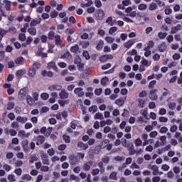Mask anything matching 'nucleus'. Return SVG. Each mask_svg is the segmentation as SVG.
I'll return each mask as SVG.
<instances>
[{
    "instance_id": "nucleus-1",
    "label": "nucleus",
    "mask_w": 182,
    "mask_h": 182,
    "mask_svg": "<svg viewBox=\"0 0 182 182\" xmlns=\"http://www.w3.org/2000/svg\"><path fill=\"white\" fill-rule=\"evenodd\" d=\"M28 94V87H25V88H22L19 90L18 92V100H25L26 97H27Z\"/></svg>"
},
{
    "instance_id": "nucleus-2",
    "label": "nucleus",
    "mask_w": 182,
    "mask_h": 182,
    "mask_svg": "<svg viewBox=\"0 0 182 182\" xmlns=\"http://www.w3.org/2000/svg\"><path fill=\"white\" fill-rule=\"evenodd\" d=\"M80 162V160L77 159V156H75L74 155H71L69 156V164H70L72 166H75L78 164Z\"/></svg>"
},
{
    "instance_id": "nucleus-3",
    "label": "nucleus",
    "mask_w": 182,
    "mask_h": 182,
    "mask_svg": "<svg viewBox=\"0 0 182 182\" xmlns=\"http://www.w3.org/2000/svg\"><path fill=\"white\" fill-rule=\"evenodd\" d=\"M4 88L7 90V95H14V93L15 92V90L14 88H11V84L6 83L5 85H4Z\"/></svg>"
},
{
    "instance_id": "nucleus-4",
    "label": "nucleus",
    "mask_w": 182,
    "mask_h": 182,
    "mask_svg": "<svg viewBox=\"0 0 182 182\" xmlns=\"http://www.w3.org/2000/svg\"><path fill=\"white\" fill-rule=\"evenodd\" d=\"M31 136L30 133H26L24 130H19L18 133V136L20 139H28Z\"/></svg>"
},
{
    "instance_id": "nucleus-5",
    "label": "nucleus",
    "mask_w": 182,
    "mask_h": 182,
    "mask_svg": "<svg viewBox=\"0 0 182 182\" xmlns=\"http://www.w3.org/2000/svg\"><path fill=\"white\" fill-rule=\"evenodd\" d=\"M55 45L60 46L61 48H64L65 45L62 43V40L60 35H57L55 36Z\"/></svg>"
},
{
    "instance_id": "nucleus-6",
    "label": "nucleus",
    "mask_w": 182,
    "mask_h": 182,
    "mask_svg": "<svg viewBox=\"0 0 182 182\" xmlns=\"http://www.w3.org/2000/svg\"><path fill=\"white\" fill-rule=\"evenodd\" d=\"M42 163L44 165H50V160L48 159V156L47 154H42L41 155Z\"/></svg>"
},
{
    "instance_id": "nucleus-7",
    "label": "nucleus",
    "mask_w": 182,
    "mask_h": 182,
    "mask_svg": "<svg viewBox=\"0 0 182 182\" xmlns=\"http://www.w3.org/2000/svg\"><path fill=\"white\" fill-rule=\"evenodd\" d=\"M75 95H77L78 97H82L84 96L85 92H83V88L77 87L74 90Z\"/></svg>"
},
{
    "instance_id": "nucleus-8",
    "label": "nucleus",
    "mask_w": 182,
    "mask_h": 182,
    "mask_svg": "<svg viewBox=\"0 0 182 182\" xmlns=\"http://www.w3.org/2000/svg\"><path fill=\"white\" fill-rule=\"evenodd\" d=\"M5 133L9 135L10 134V136H15L17 135V131L15 130L14 129H5Z\"/></svg>"
},
{
    "instance_id": "nucleus-9",
    "label": "nucleus",
    "mask_w": 182,
    "mask_h": 182,
    "mask_svg": "<svg viewBox=\"0 0 182 182\" xmlns=\"http://www.w3.org/2000/svg\"><path fill=\"white\" fill-rule=\"evenodd\" d=\"M48 90L51 92L60 91L62 90V86L58 85H50Z\"/></svg>"
},
{
    "instance_id": "nucleus-10",
    "label": "nucleus",
    "mask_w": 182,
    "mask_h": 182,
    "mask_svg": "<svg viewBox=\"0 0 182 182\" xmlns=\"http://www.w3.org/2000/svg\"><path fill=\"white\" fill-rule=\"evenodd\" d=\"M48 70H54L55 72L58 71V67L56 65V63L55 62H49L48 64Z\"/></svg>"
},
{
    "instance_id": "nucleus-11",
    "label": "nucleus",
    "mask_w": 182,
    "mask_h": 182,
    "mask_svg": "<svg viewBox=\"0 0 182 182\" xmlns=\"http://www.w3.org/2000/svg\"><path fill=\"white\" fill-rule=\"evenodd\" d=\"M92 165H93V161H89L88 162L85 163L84 165H82V168H84L85 171H88L90 170V166Z\"/></svg>"
},
{
    "instance_id": "nucleus-12",
    "label": "nucleus",
    "mask_w": 182,
    "mask_h": 182,
    "mask_svg": "<svg viewBox=\"0 0 182 182\" xmlns=\"http://www.w3.org/2000/svg\"><path fill=\"white\" fill-rule=\"evenodd\" d=\"M135 43L133 39L128 40V41L125 42L124 44V47L127 49H129Z\"/></svg>"
},
{
    "instance_id": "nucleus-13",
    "label": "nucleus",
    "mask_w": 182,
    "mask_h": 182,
    "mask_svg": "<svg viewBox=\"0 0 182 182\" xmlns=\"http://www.w3.org/2000/svg\"><path fill=\"white\" fill-rule=\"evenodd\" d=\"M61 100H66L68 97V93L65 90H62L59 93Z\"/></svg>"
},
{
    "instance_id": "nucleus-14",
    "label": "nucleus",
    "mask_w": 182,
    "mask_h": 182,
    "mask_svg": "<svg viewBox=\"0 0 182 182\" xmlns=\"http://www.w3.org/2000/svg\"><path fill=\"white\" fill-rule=\"evenodd\" d=\"M41 75L43 77H53V73L51 71H47L46 70H44L42 71Z\"/></svg>"
},
{
    "instance_id": "nucleus-15",
    "label": "nucleus",
    "mask_w": 182,
    "mask_h": 182,
    "mask_svg": "<svg viewBox=\"0 0 182 182\" xmlns=\"http://www.w3.org/2000/svg\"><path fill=\"white\" fill-rule=\"evenodd\" d=\"M16 64H18L19 65H22L25 63V59L23 57H18L15 60Z\"/></svg>"
},
{
    "instance_id": "nucleus-16",
    "label": "nucleus",
    "mask_w": 182,
    "mask_h": 182,
    "mask_svg": "<svg viewBox=\"0 0 182 182\" xmlns=\"http://www.w3.org/2000/svg\"><path fill=\"white\" fill-rule=\"evenodd\" d=\"M35 101L34 98H32V97L31 95H28V97H26V102H28V105L30 106H32L34 105Z\"/></svg>"
},
{
    "instance_id": "nucleus-17",
    "label": "nucleus",
    "mask_w": 182,
    "mask_h": 182,
    "mask_svg": "<svg viewBox=\"0 0 182 182\" xmlns=\"http://www.w3.org/2000/svg\"><path fill=\"white\" fill-rule=\"evenodd\" d=\"M41 18H36L30 23V26L33 27V26H38L41 23Z\"/></svg>"
},
{
    "instance_id": "nucleus-18",
    "label": "nucleus",
    "mask_w": 182,
    "mask_h": 182,
    "mask_svg": "<svg viewBox=\"0 0 182 182\" xmlns=\"http://www.w3.org/2000/svg\"><path fill=\"white\" fill-rule=\"evenodd\" d=\"M127 151H129V155H131V156H132L136 153L135 149L134 148L133 144H131V146H127Z\"/></svg>"
},
{
    "instance_id": "nucleus-19",
    "label": "nucleus",
    "mask_w": 182,
    "mask_h": 182,
    "mask_svg": "<svg viewBox=\"0 0 182 182\" xmlns=\"http://www.w3.org/2000/svg\"><path fill=\"white\" fill-rule=\"evenodd\" d=\"M27 121H28L27 117H23L21 116H18V117H16V122L19 123L25 124L26 122H27Z\"/></svg>"
},
{
    "instance_id": "nucleus-20",
    "label": "nucleus",
    "mask_w": 182,
    "mask_h": 182,
    "mask_svg": "<svg viewBox=\"0 0 182 182\" xmlns=\"http://www.w3.org/2000/svg\"><path fill=\"white\" fill-rule=\"evenodd\" d=\"M76 127H80L81 128V126L80 124V122L77 121V120L72 121V122H71V128L73 129H75Z\"/></svg>"
},
{
    "instance_id": "nucleus-21",
    "label": "nucleus",
    "mask_w": 182,
    "mask_h": 182,
    "mask_svg": "<svg viewBox=\"0 0 182 182\" xmlns=\"http://www.w3.org/2000/svg\"><path fill=\"white\" fill-rule=\"evenodd\" d=\"M77 146L82 149V150H86L87 149L89 148V145L87 144H84L82 141L78 142Z\"/></svg>"
},
{
    "instance_id": "nucleus-22",
    "label": "nucleus",
    "mask_w": 182,
    "mask_h": 182,
    "mask_svg": "<svg viewBox=\"0 0 182 182\" xmlns=\"http://www.w3.org/2000/svg\"><path fill=\"white\" fill-rule=\"evenodd\" d=\"M80 59L78 58L77 60L75 61V64H77L79 71H82L84 68V64L80 62Z\"/></svg>"
},
{
    "instance_id": "nucleus-23",
    "label": "nucleus",
    "mask_w": 182,
    "mask_h": 182,
    "mask_svg": "<svg viewBox=\"0 0 182 182\" xmlns=\"http://www.w3.org/2000/svg\"><path fill=\"white\" fill-rule=\"evenodd\" d=\"M109 179L117 181V172L113 171L111 172L109 175Z\"/></svg>"
},
{
    "instance_id": "nucleus-24",
    "label": "nucleus",
    "mask_w": 182,
    "mask_h": 182,
    "mask_svg": "<svg viewBox=\"0 0 182 182\" xmlns=\"http://www.w3.org/2000/svg\"><path fill=\"white\" fill-rule=\"evenodd\" d=\"M104 16H105L104 11L102 9L98 10V16H97L98 20L102 21L104 19Z\"/></svg>"
},
{
    "instance_id": "nucleus-25",
    "label": "nucleus",
    "mask_w": 182,
    "mask_h": 182,
    "mask_svg": "<svg viewBox=\"0 0 182 182\" xmlns=\"http://www.w3.org/2000/svg\"><path fill=\"white\" fill-rule=\"evenodd\" d=\"M109 139H105L103 141L101 142L100 148L101 149L106 148L107 146H108L109 145Z\"/></svg>"
},
{
    "instance_id": "nucleus-26",
    "label": "nucleus",
    "mask_w": 182,
    "mask_h": 182,
    "mask_svg": "<svg viewBox=\"0 0 182 182\" xmlns=\"http://www.w3.org/2000/svg\"><path fill=\"white\" fill-rule=\"evenodd\" d=\"M124 102H125V100H124L123 98H119L117 100H115V102H114L115 105H117L119 107L123 106Z\"/></svg>"
},
{
    "instance_id": "nucleus-27",
    "label": "nucleus",
    "mask_w": 182,
    "mask_h": 182,
    "mask_svg": "<svg viewBox=\"0 0 182 182\" xmlns=\"http://www.w3.org/2000/svg\"><path fill=\"white\" fill-rule=\"evenodd\" d=\"M36 70L34 68H30V70L28 71L29 77H31V78H33L36 76Z\"/></svg>"
},
{
    "instance_id": "nucleus-28",
    "label": "nucleus",
    "mask_w": 182,
    "mask_h": 182,
    "mask_svg": "<svg viewBox=\"0 0 182 182\" xmlns=\"http://www.w3.org/2000/svg\"><path fill=\"white\" fill-rule=\"evenodd\" d=\"M69 180H70L71 181H74L75 182H80V178L77 176L76 175H74V174H71L70 178H69Z\"/></svg>"
},
{
    "instance_id": "nucleus-29",
    "label": "nucleus",
    "mask_w": 182,
    "mask_h": 182,
    "mask_svg": "<svg viewBox=\"0 0 182 182\" xmlns=\"http://www.w3.org/2000/svg\"><path fill=\"white\" fill-rule=\"evenodd\" d=\"M156 90H152L150 92L149 97L152 100H156L157 99V95H156Z\"/></svg>"
},
{
    "instance_id": "nucleus-30",
    "label": "nucleus",
    "mask_w": 182,
    "mask_h": 182,
    "mask_svg": "<svg viewBox=\"0 0 182 182\" xmlns=\"http://www.w3.org/2000/svg\"><path fill=\"white\" fill-rule=\"evenodd\" d=\"M93 4L92 0H89L87 4L82 3L81 4V7L82 8H89Z\"/></svg>"
},
{
    "instance_id": "nucleus-31",
    "label": "nucleus",
    "mask_w": 182,
    "mask_h": 182,
    "mask_svg": "<svg viewBox=\"0 0 182 182\" xmlns=\"http://www.w3.org/2000/svg\"><path fill=\"white\" fill-rule=\"evenodd\" d=\"M28 32L31 36H36L37 34V30L35 28H28Z\"/></svg>"
},
{
    "instance_id": "nucleus-32",
    "label": "nucleus",
    "mask_w": 182,
    "mask_h": 182,
    "mask_svg": "<svg viewBox=\"0 0 182 182\" xmlns=\"http://www.w3.org/2000/svg\"><path fill=\"white\" fill-rule=\"evenodd\" d=\"M88 111L89 112H92V114L96 113L97 111V105H92V107H89Z\"/></svg>"
},
{
    "instance_id": "nucleus-33",
    "label": "nucleus",
    "mask_w": 182,
    "mask_h": 182,
    "mask_svg": "<svg viewBox=\"0 0 182 182\" xmlns=\"http://www.w3.org/2000/svg\"><path fill=\"white\" fill-rule=\"evenodd\" d=\"M25 73H26L25 70H18L16 73V77H22L25 75Z\"/></svg>"
},
{
    "instance_id": "nucleus-34",
    "label": "nucleus",
    "mask_w": 182,
    "mask_h": 182,
    "mask_svg": "<svg viewBox=\"0 0 182 182\" xmlns=\"http://www.w3.org/2000/svg\"><path fill=\"white\" fill-rule=\"evenodd\" d=\"M31 178H32V177L29 174H24L22 176V178H21L22 180L28 181H31Z\"/></svg>"
},
{
    "instance_id": "nucleus-35",
    "label": "nucleus",
    "mask_w": 182,
    "mask_h": 182,
    "mask_svg": "<svg viewBox=\"0 0 182 182\" xmlns=\"http://www.w3.org/2000/svg\"><path fill=\"white\" fill-rule=\"evenodd\" d=\"M70 51L73 53H77V52L79 51V46L75 45V46L71 47Z\"/></svg>"
},
{
    "instance_id": "nucleus-36",
    "label": "nucleus",
    "mask_w": 182,
    "mask_h": 182,
    "mask_svg": "<svg viewBox=\"0 0 182 182\" xmlns=\"http://www.w3.org/2000/svg\"><path fill=\"white\" fill-rule=\"evenodd\" d=\"M143 144V141L141 139L138 138L137 139H135L134 140V144H135V146H141Z\"/></svg>"
},
{
    "instance_id": "nucleus-37",
    "label": "nucleus",
    "mask_w": 182,
    "mask_h": 182,
    "mask_svg": "<svg viewBox=\"0 0 182 182\" xmlns=\"http://www.w3.org/2000/svg\"><path fill=\"white\" fill-rule=\"evenodd\" d=\"M11 128L12 129H15L16 130H18L19 129V124L18 122H13L12 124H11Z\"/></svg>"
},
{
    "instance_id": "nucleus-38",
    "label": "nucleus",
    "mask_w": 182,
    "mask_h": 182,
    "mask_svg": "<svg viewBox=\"0 0 182 182\" xmlns=\"http://www.w3.org/2000/svg\"><path fill=\"white\" fill-rule=\"evenodd\" d=\"M105 40L107 43H113L114 38L112 36H107L105 37Z\"/></svg>"
},
{
    "instance_id": "nucleus-39",
    "label": "nucleus",
    "mask_w": 182,
    "mask_h": 182,
    "mask_svg": "<svg viewBox=\"0 0 182 182\" xmlns=\"http://www.w3.org/2000/svg\"><path fill=\"white\" fill-rule=\"evenodd\" d=\"M41 97L43 100H48V99L50 97V95H48L47 92H43Z\"/></svg>"
},
{
    "instance_id": "nucleus-40",
    "label": "nucleus",
    "mask_w": 182,
    "mask_h": 182,
    "mask_svg": "<svg viewBox=\"0 0 182 182\" xmlns=\"http://www.w3.org/2000/svg\"><path fill=\"white\" fill-rule=\"evenodd\" d=\"M138 107L143 108L145 107V100H144L143 99H139V100H138Z\"/></svg>"
},
{
    "instance_id": "nucleus-41",
    "label": "nucleus",
    "mask_w": 182,
    "mask_h": 182,
    "mask_svg": "<svg viewBox=\"0 0 182 182\" xmlns=\"http://www.w3.org/2000/svg\"><path fill=\"white\" fill-rule=\"evenodd\" d=\"M103 46H104V41H100V42H98V44L97 46V50H102Z\"/></svg>"
},
{
    "instance_id": "nucleus-42",
    "label": "nucleus",
    "mask_w": 182,
    "mask_h": 182,
    "mask_svg": "<svg viewBox=\"0 0 182 182\" xmlns=\"http://www.w3.org/2000/svg\"><path fill=\"white\" fill-rule=\"evenodd\" d=\"M122 145H123L125 148L129 147L132 146V144H127V140L126 139H122Z\"/></svg>"
},
{
    "instance_id": "nucleus-43",
    "label": "nucleus",
    "mask_w": 182,
    "mask_h": 182,
    "mask_svg": "<svg viewBox=\"0 0 182 182\" xmlns=\"http://www.w3.org/2000/svg\"><path fill=\"white\" fill-rule=\"evenodd\" d=\"M104 119V116L103 114L101 113H97L95 115V119H100V120H102Z\"/></svg>"
},
{
    "instance_id": "nucleus-44",
    "label": "nucleus",
    "mask_w": 182,
    "mask_h": 182,
    "mask_svg": "<svg viewBox=\"0 0 182 182\" xmlns=\"http://www.w3.org/2000/svg\"><path fill=\"white\" fill-rule=\"evenodd\" d=\"M154 46V43L153 41H149V43H148L147 46L146 48H144V50H149L150 49H151Z\"/></svg>"
},
{
    "instance_id": "nucleus-45",
    "label": "nucleus",
    "mask_w": 182,
    "mask_h": 182,
    "mask_svg": "<svg viewBox=\"0 0 182 182\" xmlns=\"http://www.w3.org/2000/svg\"><path fill=\"white\" fill-rule=\"evenodd\" d=\"M63 58H68V59H70L71 58V54L70 53L69 51H67L66 53H65L64 55H63L61 56V59H63Z\"/></svg>"
},
{
    "instance_id": "nucleus-46",
    "label": "nucleus",
    "mask_w": 182,
    "mask_h": 182,
    "mask_svg": "<svg viewBox=\"0 0 182 182\" xmlns=\"http://www.w3.org/2000/svg\"><path fill=\"white\" fill-rule=\"evenodd\" d=\"M36 140L38 141V142H39L40 144H43L45 141V137L43 136H38L36 138Z\"/></svg>"
},
{
    "instance_id": "nucleus-47",
    "label": "nucleus",
    "mask_w": 182,
    "mask_h": 182,
    "mask_svg": "<svg viewBox=\"0 0 182 182\" xmlns=\"http://www.w3.org/2000/svg\"><path fill=\"white\" fill-rule=\"evenodd\" d=\"M168 107L170 108L171 110H174L176 107V102L168 103Z\"/></svg>"
},
{
    "instance_id": "nucleus-48",
    "label": "nucleus",
    "mask_w": 182,
    "mask_h": 182,
    "mask_svg": "<svg viewBox=\"0 0 182 182\" xmlns=\"http://www.w3.org/2000/svg\"><path fill=\"white\" fill-rule=\"evenodd\" d=\"M38 160V157L36 155H33L31 157H30L29 163L33 164L34 161H37Z\"/></svg>"
},
{
    "instance_id": "nucleus-49",
    "label": "nucleus",
    "mask_w": 182,
    "mask_h": 182,
    "mask_svg": "<svg viewBox=\"0 0 182 182\" xmlns=\"http://www.w3.org/2000/svg\"><path fill=\"white\" fill-rule=\"evenodd\" d=\"M109 82V77H103L101 80V85L103 86H105L107 85V82Z\"/></svg>"
},
{
    "instance_id": "nucleus-50",
    "label": "nucleus",
    "mask_w": 182,
    "mask_h": 182,
    "mask_svg": "<svg viewBox=\"0 0 182 182\" xmlns=\"http://www.w3.org/2000/svg\"><path fill=\"white\" fill-rule=\"evenodd\" d=\"M152 170H153V174L154 175H157V174H159V167L158 166H156V165H154L153 166H152Z\"/></svg>"
},
{
    "instance_id": "nucleus-51",
    "label": "nucleus",
    "mask_w": 182,
    "mask_h": 182,
    "mask_svg": "<svg viewBox=\"0 0 182 182\" xmlns=\"http://www.w3.org/2000/svg\"><path fill=\"white\" fill-rule=\"evenodd\" d=\"M48 171H50V167H48V166H43L40 168V171L41 172H48Z\"/></svg>"
},
{
    "instance_id": "nucleus-52",
    "label": "nucleus",
    "mask_w": 182,
    "mask_h": 182,
    "mask_svg": "<svg viewBox=\"0 0 182 182\" xmlns=\"http://www.w3.org/2000/svg\"><path fill=\"white\" fill-rule=\"evenodd\" d=\"M7 180H9V182H16L15 176L12 174L9 175Z\"/></svg>"
},
{
    "instance_id": "nucleus-53",
    "label": "nucleus",
    "mask_w": 182,
    "mask_h": 182,
    "mask_svg": "<svg viewBox=\"0 0 182 182\" xmlns=\"http://www.w3.org/2000/svg\"><path fill=\"white\" fill-rule=\"evenodd\" d=\"M95 6H97V8H99V9L102 7V3H101L100 0H95Z\"/></svg>"
},
{
    "instance_id": "nucleus-54",
    "label": "nucleus",
    "mask_w": 182,
    "mask_h": 182,
    "mask_svg": "<svg viewBox=\"0 0 182 182\" xmlns=\"http://www.w3.org/2000/svg\"><path fill=\"white\" fill-rule=\"evenodd\" d=\"M146 9L147 6L146 4H141L139 6H138V9H139L140 11L146 10Z\"/></svg>"
},
{
    "instance_id": "nucleus-55",
    "label": "nucleus",
    "mask_w": 182,
    "mask_h": 182,
    "mask_svg": "<svg viewBox=\"0 0 182 182\" xmlns=\"http://www.w3.org/2000/svg\"><path fill=\"white\" fill-rule=\"evenodd\" d=\"M105 23H107L109 26H113L112 17L111 16L108 17L107 20L105 21Z\"/></svg>"
},
{
    "instance_id": "nucleus-56",
    "label": "nucleus",
    "mask_w": 182,
    "mask_h": 182,
    "mask_svg": "<svg viewBox=\"0 0 182 182\" xmlns=\"http://www.w3.org/2000/svg\"><path fill=\"white\" fill-rule=\"evenodd\" d=\"M156 85V81L154 80L149 82V86H148V87H149V89H153Z\"/></svg>"
},
{
    "instance_id": "nucleus-57",
    "label": "nucleus",
    "mask_w": 182,
    "mask_h": 182,
    "mask_svg": "<svg viewBox=\"0 0 182 182\" xmlns=\"http://www.w3.org/2000/svg\"><path fill=\"white\" fill-rule=\"evenodd\" d=\"M114 159L115 161H123L125 160V157L117 156H115Z\"/></svg>"
},
{
    "instance_id": "nucleus-58",
    "label": "nucleus",
    "mask_w": 182,
    "mask_h": 182,
    "mask_svg": "<svg viewBox=\"0 0 182 182\" xmlns=\"http://www.w3.org/2000/svg\"><path fill=\"white\" fill-rule=\"evenodd\" d=\"M58 15V12L57 11H53L51 12V14H50V17L54 18H57Z\"/></svg>"
},
{
    "instance_id": "nucleus-59",
    "label": "nucleus",
    "mask_w": 182,
    "mask_h": 182,
    "mask_svg": "<svg viewBox=\"0 0 182 182\" xmlns=\"http://www.w3.org/2000/svg\"><path fill=\"white\" fill-rule=\"evenodd\" d=\"M157 9V5L155 3H152L150 4L149 10L150 11H154Z\"/></svg>"
},
{
    "instance_id": "nucleus-60",
    "label": "nucleus",
    "mask_w": 182,
    "mask_h": 182,
    "mask_svg": "<svg viewBox=\"0 0 182 182\" xmlns=\"http://www.w3.org/2000/svg\"><path fill=\"white\" fill-rule=\"evenodd\" d=\"M107 60L109 59L107 58V56L106 55H102L100 58V61L102 63L106 62Z\"/></svg>"
},
{
    "instance_id": "nucleus-61",
    "label": "nucleus",
    "mask_w": 182,
    "mask_h": 182,
    "mask_svg": "<svg viewBox=\"0 0 182 182\" xmlns=\"http://www.w3.org/2000/svg\"><path fill=\"white\" fill-rule=\"evenodd\" d=\"M117 31V28L116 26H113L109 29V34L113 35Z\"/></svg>"
},
{
    "instance_id": "nucleus-62",
    "label": "nucleus",
    "mask_w": 182,
    "mask_h": 182,
    "mask_svg": "<svg viewBox=\"0 0 182 182\" xmlns=\"http://www.w3.org/2000/svg\"><path fill=\"white\" fill-rule=\"evenodd\" d=\"M75 33L74 28H67L65 29V33L67 34H73Z\"/></svg>"
},
{
    "instance_id": "nucleus-63",
    "label": "nucleus",
    "mask_w": 182,
    "mask_h": 182,
    "mask_svg": "<svg viewBox=\"0 0 182 182\" xmlns=\"http://www.w3.org/2000/svg\"><path fill=\"white\" fill-rule=\"evenodd\" d=\"M166 49V46L165 43H162L160 45V52L162 53V52H164Z\"/></svg>"
},
{
    "instance_id": "nucleus-64",
    "label": "nucleus",
    "mask_w": 182,
    "mask_h": 182,
    "mask_svg": "<svg viewBox=\"0 0 182 182\" xmlns=\"http://www.w3.org/2000/svg\"><path fill=\"white\" fill-rule=\"evenodd\" d=\"M15 173L18 176H21V173H22V169L21 168H16L15 170Z\"/></svg>"
}]
</instances>
